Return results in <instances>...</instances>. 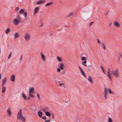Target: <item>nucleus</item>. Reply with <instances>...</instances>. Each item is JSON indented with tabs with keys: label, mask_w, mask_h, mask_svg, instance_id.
Listing matches in <instances>:
<instances>
[{
	"label": "nucleus",
	"mask_w": 122,
	"mask_h": 122,
	"mask_svg": "<svg viewBox=\"0 0 122 122\" xmlns=\"http://www.w3.org/2000/svg\"><path fill=\"white\" fill-rule=\"evenodd\" d=\"M17 116L18 117L17 119L19 120H20V118H21L22 120L23 121H25V118L24 117H23L22 115V114L21 109L19 110Z\"/></svg>",
	"instance_id": "obj_1"
},
{
	"label": "nucleus",
	"mask_w": 122,
	"mask_h": 122,
	"mask_svg": "<svg viewBox=\"0 0 122 122\" xmlns=\"http://www.w3.org/2000/svg\"><path fill=\"white\" fill-rule=\"evenodd\" d=\"M112 74L116 77L117 78L119 77V72L118 69L112 71Z\"/></svg>",
	"instance_id": "obj_2"
},
{
	"label": "nucleus",
	"mask_w": 122,
	"mask_h": 122,
	"mask_svg": "<svg viewBox=\"0 0 122 122\" xmlns=\"http://www.w3.org/2000/svg\"><path fill=\"white\" fill-rule=\"evenodd\" d=\"M31 37L30 34L27 33H26L25 34L24 38L26 41H27L30 40Z\"/></svg>",
	"instance_id": "obj_3"
},
{
	"label": "nucleus",
	"mask_w": 122,
	"mask_h": 122,
	"mask_svg": "<svg viewBox=\"0 0 122 122\" xmlns=\"http://www.w3.org/2000/svg\"><path fill=\"white\" fill-rule=\"evenodd\" d=\"M25 10L23 9H22L19 10V13L20 14H23V16L26 17L27 16V13L26 12H25Z\"/></svg>",
	"instance_id": "obj_4"
},
{
	"label": "nucleus",
	"mask_w": 122,
	"mask_h": 122,
	"mask_svg": "<svg viewBox=\"0 0 122 122\" xmlns=\"http://www.w3.org/2000/svg\"><path fill=\"white\" fill-rule=\"evenodd\" d=\"M113 24L117 28H119L121 26V25L119 24L118 22L116 21H115L114 23Z\"/></svg>",
	"instance_id": "obj_5"
},
{
	"label": "nucleus",
	"mask_w": 122,
	"mask_h": 122,
	"mask_svg": "<svg viewBox=\"0 0 122 122\" xmlns=\"http://www.w3.org/2000/svg\"><path fill=\"white\" fill-rule=\"evenodd\" d=\"M20 22V20H18L17 18H15L13 20L14 23L16 25H18Z\"/></svg>",
	"instance_id": "obj_6"
},
{
	"label": "nucleus",
	"mask_w": 122,
	"mask_h": 122,
	"mask_svg": "<svg viewBox=\"0 0 122 122\" xmlns=\"http://www.w3.org/2000/svg\"><path fill=\"white\" fill-rule=\"evenodd\" d=\"M110 71L109 68H108V74L107 75L109 78L111 80H112V75L110 72Z\"/></svg>",
	"instance_id": "obj_7"
},
{
	"label": "nucleus",
	"mask_w": 122,
	"mask_h": 122,
	"mask_svg": "<svg viewBox=\"0 0 122 122\" xmlns=\"http://www.w3.org/2000/svg\"><path fill=\"white\" fill-rule=\"evenodd\" d=\"M34 88L33 87H30L29 88V94H32L34 93Z\"/></svg>",
	"instance_id": "obj_8"
},
{
	"label": "nucleus",
	"mask_w": 122,
	"mask_h": 122,
	"mask_svg": "<svg viewBox=\"0 0 122 122\" xmlns=\"http://www.w3.org/2000/svg\"><path fill=\"white\" fill-rule=\"evenodd\" d=\"M104 94V96L106 99H107V89L105 87V90L103 92Z\"/></svg>",
	"instance_id": "obj_9"
},
{
	"label": "nucleus",
	"mask_w": 122,
	"mask_h": 122,
	"mask_svg": "<svg viewBox=\"0 0 122 122\" xmlns=\"http://www.w3.org/2000/svg\"><path fill=\"white\" fill-rule=\"evenodd\" d=\"M15 76L14 74H12L11 76L10 80L14 82L15 81Z\"/></svg>",
	"instance_id": "obj_10"
},
{
	"label": "nucleus",
	"mask_w": 122,
	"mask_h": 122,
	"mask_svg": "<svg viewBox=\"0 0 122 122\" xmlns=\"http://www.w3.org/2000/svg\"><path fill=\"white\" fill-rule=\"evenodd\" d=\"M41 57L42 58V60L43 61H45V56L43 55V54L42 52H41Z\"/></svg>",
	"instance_id": "obj_11"
},
{
	"label": "nucleus",
	"mask_w": 122,
	"mask_h": 122,
	"mask_svg": "<svg viewBox=\"0 0 122 122\" xmlns=\"http://www.w3.org/2000/svg\"><path fill=\"white\" fill-rule=\"evenodd\" d=\"M39 8L38 7H36L35 8L34 10V13L35 14H36L38 12Z\"/></svg>",
	"instance_id": "obj_12"
},
{
	"label": "nucleus",
	"mask_w": 122,
	"mask_h": 122,
	"mask_svg": "<svg viewBox=\"0 0 122 122\" xmlns=\"http://www.w3.org/2000/svg\"><path fill=\"white\" fill-rule=\"evenodd\" d=\"M60 68L61 70H63L64 69V64L62 63H61L60 64Z\"/></svg>",
	"instance_id": "obj_13"
},
{
	"label": "nucleus",
	"mask_w": 122,
	"mask_h": 122,
	"mask_svg": "<svg viewBox=\"0 0 122 122\" xmlns=\"http://www.w3.org/2000/svg\"><path fill=\"white\" fill-rule=\"evenodd\" d=\"M7 80V78H5L2 81V86H4Z\"/></svg>",
	"instance_id": "obj_14"
},
{
	"label": "nucleus",
	"mask_w": 122,
	"mask_h": 122,
	"mask_svg": "<svg viewBox=\"0 0 122 122\" xmlns=\"http://www.w3.org/2000/svg\"><path fill=\"white\" fill-rule=\"evenodd\" d=\"M7 111L8 113V116H10L11 114V112L10 111V108H9L7 110Z\"/></svg>",
	"instance_id": "obj_15"
},
{
	"label": "nucleus",
	"mask_w": 122,
	"mask_h": 122,
	"mask_svg": "<svg viewBox=\"0 0 122 122\" xmlns=\"http://www.w3.org/2000/svg\"><path fill=\"white\" fill-rule=\"evenodd\" d=\"M44 2L45 1H44L40 0L37 2L36 3V4L37 5H38L40 4H41L44 3Z\"/></svg>",
	"instance_id": "obj_16"
},
{
	"label": "nucleus",
	"mask_w": 122,
	"mask_h": 122,
	"mask_svg": "<svg viewBox=\"0 0 122 122\" xmlns=\"http://www.w3.org/2000/svg\"><path fill=\"white\" fill-rule=\"evenodd\" d=\"M19 35L17 32H15L14 34V38L15 39L19 37Z\"/></svg>",
	"instance_id": "obj_17"
},
{
	"label": "nucleus",
	"mask_w": 122,
	"mask_h": 122,
	"mask_svg": "<svg viewBox=\"0 0 122 122\" xmlns=\"http://www.w3.org/2000/svg\"><path fill=\"white\" fill-rule=\"evenodd\" d=\"M93 78H92L91 76H89L88 77V80L91 83H92L93 82V81L92 80Z\"/></svg>",
	"instance_id": "obj_18"
},
{
	"label": "nucleus",
	"mask_w": 122,
	"mask_h": 122,
	"mask_svg": "<svg viewBox=\"0 0 122 122\" xmlns=\"http://www.w3.org/2000/svg\"><path fill=\"white\" fill-rule=\"evenodd\" d=\"M38 114L39 116L40 117H41L42 115V113L41 111H39L38 112Z\"/></svg>",
	"instance_id": "obj_19"
},
{
	"label": "nucleus",
	"mask_w": 122,
	"mask_h": 122,
	"mask_svg": "<svg viewBox=\"0 0 122 122\" xmlns=\"http://www.w3.org/2000/svg\"><path fill=\"white\" fill-rule=\"evenodd\" d=\"M2 93L5 92V87L4 86H2Z\"/></svg>",
	"instance_id": "obj_20"
},
{
	"label": "nucleus",
	"mask_w": 122,
	"mask_h": 122,
	"mask_svg": "<svg viewBox=\"0 0 122 122\" xmlns=\"http://www.w3.org/2000/svg\"><path fill=\"white\" fill-rule=\"evenodd\" d=\"M47 117H50L51 116V113L48 112H46L45 113Z\"/></svg>",
	"instance_id": "obj_21"
},
{
	"label": "nucleus",
	"mask_w": 122,
	"mask_h": 122,
	"mask_svg": "<svg viewBox=\"0 0 122 122\" xmlns=\"http://www.w3.org/2000/svg\"><path fill=\"white\" fill-rule=\"evenodd\" d=\"M53 4V3L52 2H51L50 3H48L46 4V5L45 6H50Z\"/></svg>",
	"instance_id": "obj_22"
},
{
	"label": "nucleus",
	"mask_w": 122,
	"mask_h": 122,
	"mask_svg": "<svg viewBox=\"0 0 122 122\" xmlns=\"http://www.w3.org/2000/svg\"><path fill=\"white\" fill-rule=\"evenodd\" d=\"M22 97H23L24 99L25 100H26V97L25 96L24 93H22Z\"/></svg>",
	"instance_id": "obj_23"
},
{
	"label": "nucleus",
	"mask_w": 122,
	"mask_h": 122,
	"mask_svg": "<svg viewBox=\"0 0 122 122\" xmlns=\"http://www.w3.org/2000/svg\"><path fill=\"white\" fill-rule=\"evenodd\" d=\"M10 31V29L9 28H8L5 30V32L6 34H8Z\"/></svg>",
	"instance_id": "obj_24"
},
{
	"label": "nucleus",
	"mask_w": 122,
	"mask_h": 122,
	"mask_svg": "<svg viewBox=\"0 0 122 122\" xmlns=\"http://www.w3.org/2000/svg\"><path fill=\"white\" fill-rule=\"evenodd\" d=\"M80 71L81 73L85 77H86V76L83 71L81 70Z\"/></svg>",
	"instance_id": "obj_25"
},
{
	"label": "nucleus",
	"mask_w": 122,
	"mask_h": 122,
	"mask_svg": "<svg viewBox=\"0 0 122 122\" xmlns=\"http://www.w3.org/2000/svg\"><path fill=\"white\" fill-rule=\"evenodd\" d=\"M57 58L58 60L60 62H62V59L59 57H57Z\"/></svg>",
	"instance_id": "obj_26"
},
{
	"label": "nucleus",
	"mask_w": 122,
	"mask_h": 122,
	"mask_svg": "<svg viewBox=\"0 0 122 122\" xmlns=\"http://www.w3.org/2000/svg\"><path fill=\"white\" fill-rule=\"evenodd\" d=\"M108 93L110 94H112V91H111V90L110 89V88H108Z\"/></svg>",
	"instance_id": "obj_27"
},
{
	"label": "nucleus",
	"mask_w": 122,
	"mask_h": 122,
	"mask_svg": "<svg viewBox=\"0 0 122 122\" xmlns=\"http://www.w3.org/2000/svg\"><path fill=\"white\" fill-rule=\"evenodd\" d=\"M100 67H101V69H102V71H103V73L105 74V71H104V70L103 68L102 67V66H100Z\"/></svg>",
	"instance_id": "obj_28"
},
{
	"label": "nucleus",
	"mask_w": 122,
	"mask_h": 122,
	"mask_svg": "<svg viewBox=\"0 0 122 122\" xmlns=\"http://www.w3.org/2000/svg\"><path fill=\"white\" fill-rule=\"evenodd\" d=\"M108 122H113L111 118H109Z\"/></svg>",
	"instance_id": "obj_29"
},
{
	"label": "nucleus",
	"mask_w": 122,
	"mask_h": 122,
	"mask_svg": "<svg viewBox=\"0 0 122 122\" xmlns=\"http://www.w3.org/2000/svg\"><path fill=\"white\" fill-rule=\"evenodd\" d=\"M102 47L104 50L106 49V48L104 44L103 43L102 44Z\"/></svg>",
	"instance_id": "obj_30"
},
{
	"label": "nucleus",
	"mask_w": 122,
	"mask_h": 122,
	"mask_svg": "<svg viewBox=\"0 0 122 122\" xmlns=\"http://www.w3.org/2000/svg\"><path fill=\"white\" fill-rule=\"evenodd\" d=\"M12 54V52H10V53L9 55L8 58V59H10V57L11 56Z\"/></svg>",
	"instance_id": "obj_31"
},
{
	"label": "nucleus",
	"mask_w": 122,
	"mask_h": 122,
	"mask_svg": "<svg viewBox=\"0 0 122 122\" xmlns=\"http://www.w3.org/2000/svg\"><path fill=\"white\" fill-rule=\"evenodd\" d=\"M42 110L44 112H45V111H47V109L46 108H43L42 109Z\"/></svg>",
	"instance_id": "obj_32"
},
{
	"label": "nucleus",
	"mask_w": 122,
	"mask_h": 122,
	"mask_svg": "<svg viewBox=\"0 0 122 122\" xmlns=\"http://www.w3.org/2000/svg\"><path fill=\"white\" fill-rule=\"evenodd\" d=\"M73 14V13L72 12H71L68 15V16H72Z\"/></svg>",
	"instance_id": "obj_33"
},
{
	"label": "nucleus",
	"mask_w": 122,
	"mask_h": 122,
	"mask_svg": "<svg viewBox=\"0 0 122 122\" xmlns=\"http://www.w3.org/2000/svg\"><path fill=\"white\" fill-rule=\"evenodd\" d=\"M46 117L45 116H43L42 117V119L44 120H45L46 119Z\"/></svg>",
	"instance_id": "obj_34"
},
{
	"label": "nucleus",
	"mask_w": 122,
	"mask_h": 122,
	"mask_svg": "<svg viewBox=\"0 0 122 122\" xmlns=\"http://www.w3.org/2000/svg\"><path fill=\"white\" fill-rule=\"evenodd\" d=\"M51 119H49L48 120H45V122H50L51 121Z\"/></svg>",
	"instance_id": "obj_35"
},
{
	"label": "nucleus",
	"mask_w": 122,
	"mask_h": 122,
	"mask_svg": "<svg viewBox=\"0 0 122 122\" xmlns=\"http://www.w3.org/2000/svg\"><path fill=\"white\" fill-rule=\"evenodd\" d=\"M86 58L85 57H83L81 58V60H86Z\"/></svg>",
	"instance_id": "obj_36"
},
{
	"label": "nucleus",
	"mask_w": 122,
	"mask_h": 122,
	"mask_svg": "<svg viewBox=\"0 0 122 122\" xmlns=\"http://www.w3.org/2000/svg\"><path fill=\"white\" fill-rule=\"evenodd\" d=\"M31 94H29V95L32 98L34 97V96L33 95H32Z\"/></svg>",
	"instance_id": "obj_37"
},
{
	"label": "nucleus",
	"mask_w": 122,
	"mask_h": 122,
	"mask_svg": "<svg viewBox=\"0 0 122 122\" xmlns=\"http://www.w3.org/2000/svg\"><path fill=\"white\" fill-rule=\"evenodd\" d=\"M37 95L38 97V99L39 100L40 99V95L38 94H37Z\"/></svg>",
	"instance_id": "obj_38"
},
{
	"label": "nucleus",
	"mask_w": 122,
	"mask_h": 122,
	"mask_svg": "<svg viewBox=\"0 0 122 122\" xmlns=\"http://www.w3.org/2000/svg\"><path fill=\"white\" fill-rule=\"evenodd\" d=\"M94 23V22H91L89 24V26H91Z\"/></svg>",
	"instance_id": "obj_39"
},
{
	"label": "nucleus",
	"mask_w": 122,
	"mask_h": 122,
	"mask_svg": "<svg viewBox=\"0 0 122 122\" xmlns=\"http://www.w3.org/2000/svg\"><path fill=\"white\" fill-rule=\"evenodd\" d=\"M30 96H28V98L26 99V100H29L30 99Z\"/></svg>",
	"instance_id": "obj_40"
},
{
	"label": "nucleus",
	"mask_w": 122,
	"mask_h": 122,
	"mask_svg": "<svg viewBox=\"0 0 122 122\" xmlns=\"http://www.w3.org/2000/svg\"><path fill=\"white\" fill-rule=\"evenodd\" d=\"M61 69L60 68H58L57 69V71L58 72H60L61 71Z\"/></svg>",
	"instance_id": "obj_41"
},
{
	"label": "nucleus",
	"mask_w": 122,
	"mask_h": 122,
	"mask_svg": "<svg viewBox=\"0 0 122 122\" xmlns=\"http://www.w3.org/2000/svg\"><path fill=\"white\" fill-rule=\"evenodd\" d=\"M19 7H17L16 8V11L17 12V10H19Z\"/></svg>",
	"instance_id": "obj_42"
},
{
	"label": "nucleus",
	"mask_w": 122,
	"mask_h": 122,
	"mask_svg": "<svg viewBox=\"0 0 122 122\" xmlns=\"http://www.w3.org/2000/svg\"><path fill=\"white\" fill-rule=\"evenodd\" d=\"M17 17L18 18V19L19 20H20L21 19V17L19 15H17Z\"/></svg>",
	"instance_id": "obj_43"
},
{
	"label": "nucleus",
	"mask_w": 122,
	"mask_h": 122,
	"mask_svg": "<svg viewBox=\"0 0 122 122\" xmlns=\"http://www.w3.org/2000/svg\"><path fill=\"white\" fill-rule=\"evenodd\" d=\"M82 63H83V64H85L86 63V61L85 60L84 61H83Z\"/></svg>",
	"instance_id": "obj_44"
},
{
	"label": "nucleus",
	"mask_w": 122,
	"mask_h": 122,
	"mask_svg": "<svg viewBox=\"0 0 122 122\" xmlns=\"http://www.w3.org/2000/svg\"><path fill=\"white\" fill-rule=\"evenodd\" d=\"M97 42L98 43L100 44L101 43L99 41V40L98 39H97Z\"/></svg>",
	"instance_id": "obj_45"
},
{
	"label": "nucleus",
	"mask_w": 122,
	"mask_h": 122,
	"mask_svg": "<svg viewBox=\"0 0 122 122\" xmlns=\"http://www.w3.org/2000/svg\"><path fill=\"white\" fill-rule=\"evenodd\" d=\"M59 84L61 86L64 85V84L61 83H59Z\"/></svg>",
	"instance_id": "obj_46"
},
{
	"label": "nucleus",
	"mask_w": 122,
	"mask_h": 122,
	"mask_svg": "<svg viewBox=\"0 0 122 122\" xmlns=\"http://www.w3.org/2000/svg\"><path fill=\"white\" fill-rule=\"evenodd\" d=\"M52 118L53 119L54 118V114L53 113L52 114Z\"/></svg>",
	"instance_id": "obj_47"
},
{
	"label": "nucleus",
	"mask_w": 122,
	"mask_h": 122,
	"mask_svg": "<svg viewBox=\"0 0 122 122\" xmlns=\"http://www.w3.org/2000/svg\"><path fill=\"white\" fill-rule=\"evenodd\" d=\"M82 64L83 65H84V66H85L86 67L87 66V65L86 64H83V63H82Z\"/></svg>",
	"instance_id": "obj_48"
},
{
	"label": "nucleus",
	"mask_w": 122,
	"mask_h": 122,
	"mask_svg": "<svg viewBox=\"0 0 122 122\" xmlns=\"http://www.w3.org/2000/svg\"><path fill=\"white\" fill-rule=\"evenodd\" d=\"M22 55L20 57V60L22 59Z\"/></svg>",
	"instance_id": "obj_49"
},
{
	"label": "nucleus",
	"mask_w": 122,
	"mask_h": 122,
	"mask_svg": "<svg viewBox=\"0 0 122 122\" xmlns=\"http://www.w3.org/2000/svg\"><path fill=\"white\" fill-rule=\"evenodd\" d=\"M78 67L79 69H80V70H82L81 68V67L80 66H78Z\"/></svg>",
	"instance_id": "obj_50"
},
{
	"label": "nucleus",
	"mask_w": 122,
	"mask_h": 122,
	"mask_svg": "<svg viewBox=\"0 0 122 122\" xmlns=\"http://www.w3.org/2000/svg\"><path fill=\"white\" fill-rule=\"evenodd\" d=\"M120 56L122 58V54H120Z\"/></svg>",
	"instance_id": "obj_51"
},
{
	"label": "nucleus",
	"mask_w": 122,
	"mask_h": 122,
	"mask_svg": "<svg viewBox=\"0 0 122 122\" xmlns=\"http://www.w3.org/2000/svg\"><path fill=\"white\" fill-rule=\"evenodd\" d=\"M118 61H119L120 59V56H119L118 57Z\"/></svg>",
	"instance_id": "obj_52"
},
{
	"label": "nucleus",
	"mask_w": 122,
	"mask_h": 122,
	"mask_svg": "<svg viewBox=\"0 0 122 122\" xmlns=\"http://www.w3.org/2000/svg\"><path fill=\"white\" fill-rule=\"evenodd\" d=\"M104 15H107V13H104Z\"/></svg>",
	"instance_id": "obj_53"
},
{
	"label": "nucleus",
	"mask_w": 122,
	"mask_h": 122,
	"mask_svg": "<svg viewBox=\"0 0 122 122\" xmlns=\"http://www.w3.org/2000/svg\"><path fill=\"white\" fill-rule=\"evenodd\" d=\"M111 24H112V23H110V24H109V26H110V25H111Z\"/></svg>",
	"instance_id": "obj_54"
},
{
	"label": "nucleus",
	"mask_w": 122,
	"mask_h": 122,
	"mask_svg": "<svg viewBox=\"0 0 122 122\" xmlns=\"http://www.w3.org/2000/svg\"><path fill=\"white\" fill-rule=\"evenodd\" d=\"M1 74H0V80L1 79Z\"/></svg>",
	"instance_id": "obj_55"
},
{
	"label": "nucleus",
	"mask_w": 122,
	"mask_h": 122,
	"mask_svg": "<svg viewBox=\"0 0 122 122\" xmlns=\"http://www.w3.org/2000/svg\"><path fill=\"white\" fill-rule=\"evenodd\" d=\"M88 66L89 67H91V65H90V66Z\"/></svg>",
	"instance_id": "obj_56"
},
{
	"label": "nucleus",
	"mask_w": 122,
	"mask_h": 122,
	"mask_svg": "<svg viewBox=\"0 0 122 122\" xmlns=\"http://www.w3.org/2000/svg\"><path fill=\"white\" fill-rule=\"evenodd\" d=\"M42 25V24L40 26H41Z\"/></svg>",
	"instance_id": "obj_57"
},
{
	"label": "nucleus",
	"mask_w": 122,
	"mask_h": 122,
	"mask_svg": "<svg viewBox=\"0 0 122 122\" xmlns=\"http://www.w3.org/2000/svg\"><path fill=\"white\" fill-rule=\"evenodd\" d=\"M47 108H48V107H47Z\"/></svg>",
	"instance_id": "obj_58"
}]
</instances>
